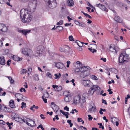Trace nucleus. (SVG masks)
<instances>
[{"label":"nucleus","mask_w":130,"mask_h":130,"mask_svg":"<svg viewBox=\"0 0 130 130\" xmlns=\"http://www.w3.org/2000/svg\"><path fill=\"white\" fill-rule=\"evenodd\" d=\"M80 82L81 84L85 87H92L89 89L88 92V94L91 95H92L99 87L97 85H93V83L88 79H82Z\"/></svg>","instance_id":"f257e3e1"},{"label":"nucleus","mask_w":130,"mask_h":130,"mask_svg":"<svg viewBox=\"0 0 130 130\" xmlns=\"http://www.w3.org/2000/svg\"><path fill=\"white\" fill-rule=\"evenodd\" d=\"M30 11L28 10L22 9L20 12V15L21 21L24 23H28L31 22L32 16L30 14Z\"/></svg>","instance_id":"f03ea898"},{"label":"nucleus","mask_w":130,"mask_h":130,"mask_svg":"<svg viewBox=\"0 0 130 130\" xmlns=\"http://www.w3.org/2000/svg\"><path fill=\"white\" fill-rule=\"evenodd\" d=\"M49 7L51 9L55 8L57 6L56 0H44Z\"/></svg>","instance_id":"7ed1b4c3"},{"label":"nucleus","mask_w":130,"mask_h":130,"mask_svg":"<svg viewBox=\"0 0 130 130\" xmlns=\"http://www.w3.org/2000/svg\"><path fill=\"white\" fill-rule=\"evenodd\" d=\"M86 67L85 66L81 68L82 70L80 73V76L81 77L84 78L89 74V71L85 70Z\"/></svg>","instance_id":"20e7f679"},{"label":"nucleus","mask_w":130,"mask_h":130,"mask_svg":"<svg viewBox=\"0 0 130 130\" xmlns=\"http://www.w3.org/2000/svg\"><path fill=\"white\" fill-rule=\"evenodd\" d=\"M109 49L110 51L114 53L115 54H117L119 49L117 46H110L109 47Z\"/></svg>","instance_id":"39448f33"},{"label":"nucleus","mask_w":130,"mask_h":130,"mask_svg":"<svg viewBox=\"0 0 130 130\" xmlns=\"http://www.w3.org/2000/svg\"><path fill=\"white\" fill-rule=\"evenodd\" d=\"M51 107L55 112H57V111L59 109V107L56 104H55L54 102H52L51 105Z\"/></svg>","instance_id":"423d86ee"},{"label":"nucleus","mask_w":130,"mask_h":130,"mask_svg":"<svg viewBox=\"0 0 130 130\" xmlns=\"http://www.w3.org/2000/svg\"><path fill=\"white\" fill-rule=\"evenodd\" d=\"M44 48V47L42 45H40L38 46L36 48V52L39 54L42 53L43 50Z\"/></svg>","instance_id":"0eeeda50"},{"label":"nucleus","mask_w":130,"mask_h":130,"mask_svg":"<svg viewBox=\"0 0 130 130\" xmlns=\"http://www.w3.org/2000/svg\"><path fill=\"white\" fill-rule=\"evenodd\" d=\"M96 6L98 7L101 10H103L104 11L106 12H107L108 9L106 8L105 6L99 3V4H96L95 5Z\"/></svg>","instance_id":"6e6552de"},{"label":"nucleus","mask_w":130,"mask_h":130,"mask_svg":"<svg viewBox=\"0 0 130 130\" xmlns=\"http://www.w3.org/2000/svg\"><path fill=\"white\" fill-rule=\"evenodd\" d=\"M7 30V27L4 24H0V31L3 32H5Z\"/></svg>","instance_id":"1a4fd4ad"},{"label":"nucleus","mask_w":130,"mask_h":130,"mask_svg":"<svg viewBox=\"0 0 130 130\" xmlns=\"http://www.w3.org/2000/svg\"><path fill=\"white\" fill-rule=\"evenodd\" d=\"M69 48L70 47L68 46H65L64 47H60L59 50L61 52L67 53Z\"/></svg>","instance_id":"9d476101"},{"label":"nucleus","mask_w":130,"mask_h":130,"mask_svg":"<svg viewBox=\"0 0 130 130\" xmlns=\"http://www.w3.org/2000/svg\"><path fill=\"white\" fill-rule=\"evenodd\" d=\"M55 66L58 69H62L64 67L65 68L64 65L62 63L60 62L56 63Z\"/></svg>","instance_id":"9b49d317"},{"label":"nucleus","mask_w":130,"mask_h":130,"mask_svg":"<svg viewBox=\"0 0 130 130\" xmlns=\"http://www.w3.org/2000/svg\"><path fill=\"white\" fill-rule=\"evenodd\" d=\"M31 30H30L26 29L23 30H19V32L22 34L26 36L28 33H29Z\"/></svg>","instance_id":"f8f14e48"},{"label":"nucleus","mask_w":130,"mask_h":130,"mask_svg":"<svg viewBox=\"0 0 130 130\" xmlns=\"http://www.w3.org/2000/svg\"><path fill=\"white\" fill-rule=\"evenodd\" d=\"M80 98L79 96H76L74 98L73 103L75 104L79 103L80 101Z\"/></svg>","instance_id":"ddd939ff"},{"label":"nucleus","mask_w":130,"mask_h":130,"mask_svg":"<svg viewBox=\"0 0 130 130\" xmlns=\"http://www.w3.org/2000/svg\"><path fill=\"white\" fill-rule=\"evenodd\" d=\"M31 51L30 50H28L27 48H23L22 50V53L24 55H26L27 56H29V55L28 53V51Z\"/></svg>","instance_id":"4468645a"},{"label":"nucleus","mask_w":130,"mask_h":130,"mask_svg":"<svg viewBox=\"0 0 130 130\" xmlns=\"http://www.w3.org/2000/svg\"><path fill=\"white\" fill-rule=\"evenodd\" d=\"M67 5L70 7L73 6L74 5V2L73 0H68L67 2Z\"/></svg>","instance_id":"2eb2a0df"},{"label":"nucleus","mask_w":130,"mask_h":130,"mask_svg":"<svg viewBox=\"0 0 130 130\" xmlns=\"http://www.w3.org/2000/svg\"><path fill=\"white\" fill-rule=\"evenodd\" d=\"M5 64L4 58L3 56L0 57V64L2 65H4Z\"/></svg>","instance_id":"dca6fc26"},{"label":"nucleus","mask_w":130,"mask_h":130,"mask_svg":"<svg viewBox=\"0 0 130 130\" xmlns=\"http://www.w3.org/2000/svg\"><path fill=\"white\" fill-rule=\"evenodd\" d=\"M10 106L12 108H15V106L14 104V101L13 100H11L9 102Z\"/></svg>","instance_id":"f3484780"},{"label":"nucleus","mask_w":130,"mask_h":130,"mask_svg":"<svg viewBox=\"0 0 130 130\" xmlns=\"http://www.w3.org/2000/svg\"><path fill=\"white\" fill-rule=\"evenodd\" d=\"M114 20L117 22L119 23H122V21L120 19V17L118 16H116L114 18Z\"/></svg>","instance_id":"a211bd4d"},{"label":"nucleus","mask_w":130,"mask_h":130,"mask_svg":"<svg viewBox=\"0 0 130 130\" xmlns=\"http://www.w3.org/2000/svg\"><path fill=\"white\" fill-rule=\"evenodd\" d=\"M13 59L15 61H20L22 60V58H19V57L16 56H13L12 57Z\"/></svg>","instance_id":"6ab92c4d"},{"label":"nucleus","mask_w":130,"mask_h":130,"mask_svg":"<svg viewBox=\"0 0 130 130\" xmlns=\"http://www.w3.org/2000/svg\"><path fill=\"white\" fill-rule=\"evenodd\" d=\"M96 110V108L95 107H94L93 106L91 107V108H90L89 109L88 111L90 112H92L95 111Z\"/></svg>","instance_id":"aec40b11"},{"label":"nucleus","mask_w":130,"mask_h":130,"mask_svg":"<svg viewBox=\"0 0 130 130\" xmlns=\"http://www.w3.org/2000/svg\"><path fill=\"white\" fill-rule=\"evenodd\" d=\"M63 29L62 27L60 26H57L55 28V29L57 30V31H61Z\"/></svg>","instance_id":"412c9836"},{"label":"nucleus","mask_w":130,"mask_h":130,"mask_svg":"<svg viewBox=\"0 0 130 130\" xmlns=\"http://www.w3.org/2000/svg\"><path fill=\"white\" fill-rule=\"evenodd\" d=\"M15 120L21 123L22 122V119L19 117H15Z\"/></svg>","instance_id":"4be33fe9"},{"label":"nucleus","mask_w":130,"mask_h":130,"mask_svg":"<svg viewBox=\"0 0 130 130\" xmlns=\"http://www.w3.org/2000/svg\"><path fill=\"white\" fill-rule=\"evenodd\" d=\"M70 97L69 95H67L64 98V100L66 102H68L70 101Z\"/></svg>","instance_id":"5701e85b"},{"label":"nucleus","mask_w":130,"mask_h":130,"mask_svg":"<svg viewBox=\"0 0 130 130\" xmlns=\"http://www.w3.org/2000/svg\"><path fill=\"white\" fill-rule=\"evenodd\" d=\"M118 120V119L116 117L113 118L112 119L111 122H112L113 124L115 123V122L117 121Z\"/></svg>","instance_id":"b1692460"},{"label":"nucleus","mask_w":130,"mask_h":130,"mask_svg":"<svg viewBox=\"0 0 130 130\" xmlns=\"http://www.w3.org/2000/svg\"><path fill=\"white\" fill-rule=\"evenodd\" d=\"M60 112L61 113L64 115L66 116V118H68L69 117L68 116V115L66 114L65 112H64L62 110H60Z\"/></svg>","instance_id":"393cba45"},{"label":"nucleus","mask_w":130,"mask_h":130,"mask_svg":"<svg viewBox=\"0 0 130 130\" xmlns=\"http://www.w3.org/2000/svg\"><path fill=\"white\" fill-rule=\"evenodd\" d=\"M54 75L56 77L55 78V79H58L60 77V76L61 75V74L60 73H59L58 74V75L57 74H55Z\"/></svg>","instance_id":"a878e982"},{"label":"nucleus","mask_w":130,"mask_h":130,"mask_svg":"<svg viewBox=\"0 0 130 130\" xmlns=\"http://www.w3.org/2000/svg\"><path fill=\"white\" fill-rule=\"evenodd\" d=\"M62 88L61 86H59V87L58 86L57 89H55V90L56 91L59 92L62 89Z\"/></svg>","instance_id":"bb28decb"},{"label":"nucleus","mask_w":130,"mask_h":130,"mask_svg":"<svg viewBox=\"0 0 130 130\" xmlns=\"http://www.w3.org/2000/svg\"><path fill=\"white\" fill-rule=\"evenodd\" d=\"M120 5L123 8L125 7L126 10H127V6L126 4L122 3Z\"/></svg>","instance_id":"cd10ccee"},{"label":"nucleus","mask_w":130,"mask_h":130,"mask_svg":"<svg viewBox=\"0 0 130 130\" xmlns=\"http://www.w3.org/2000/svg\"><path fill=\"white\" fill-rule=\"evenodd\" d=\"M26 123H27V124L29 126H30L31 127L34 126H35V125H36V124L35 123V121H33V124L32 125H31V124L30 123H28L27 122H26Z\"/></svg>","instance_id":"c85d7f7f"},{"label":"nucleus","mask_w":130,"mask_h":130,"mask_svg":"<svg viewBox=\"0 0 130 130\" xmlns=\"http://www.w3.org/2000/svg\"><path fill=\"white\" fill-rule=\"evenodd\" d=\"M82 67H81L80 69L78 68H76L75 70V71L76 72H79L80 73L82 71L81 68Z\"/></svg>","instance_id":"c756f323"},{"label":"nucleus","mask_w":130,"mask_h":130,"mask_svg":"<svg viewBox=\"0 0 130 130\" xmlns=\"http://www.w3.org/2000/svg\"><path fill=\"white\" fill-rule=\"evenodd\" d=\"M22 106L21 107L22 108H23L24 107L25 108L26 107V104L25 103L23 102L21 104Z\"/></svg>","instance_id":"7c9ffc66"},{"label":"nucleus","mask_w":130,"mask_h":130,"mask_svg":"<svg viewBox=\"0 0 130 130\" xmlns=\"http://www.w3.org/2000/svg\"><path fill=\"white\" fill-rule=\"evenodd\" d=\"M67 122L69 124L70 127H71L73 125V123H71V120H68L67 121Z\"/></svg>","instance_id":"2f4dec72"},{"label":"nucleus","mask_w":130,"mask_h":130,"mask_svg":"<svg viewBox=\"0 0 130 130\" xmlns=\"http://www.w3.org/2000/svg\"><path fill=\"white\" fill-rule=\"evenodd\" d=\"M78 42H77V45L81 47L83 45V42H81L79 41H78Z\"/></svg>","instance_id":"473e14b6"},{"label":"nucleus","mask_w":130,"mask_h":130,"mask_svg":"<svg viewBox=\"0 0 130 130\" xmlns=\"http://www.w3.org/2000/svg\"><path fill=\"white\" fill-rule=\"evenodd\" d=\"M63 24V20H61L57 23V25H62Z\"/></svg>","instance_id":"72a5a7b5"},{"label":"nucleus","mask_w":130,"mask_h":130,"mask_svg":"<svg viewBox=\"0 0 130 130\" xmlns=\"http://www.w3.org/2000/svg\"><path fill=\"white\" fill-rule=\"evenodd\" d=\"M88 49L92 53H94V52H96V50L95 49H92L91 48H88Z\"/></svg>","instance_id":"f704fd0d"},{"label":"nucleus","mask_w":130,"mask_h":130,"mask_svg":"<svg viewBox=\"0 0 130 130\" xmlns=\"http://www.w3.org/2000/svg\"><path fill=\"white\" fill-rule=\"evenodd\" d=\"M44 96L45 98H48L49 96V94L46 91V93L44 94Z\"/></svg>","instance_id":"c9c22d12"},{"label":"nucleus","mask_w":130,"mask_h":130,"mask_svg":"<svg viewBox=\"0 0 130 130\" xmlns=\"http://www.w3.org/2000/svg\"><path fill=\"white\" fill-rule=\"evenodd\" d=\"M46 75L50 77V78H52V76L51 73L50 72H47V73Z\"/></svg>","instance_id":"e433bc0d"},{"label":"nucleus","mask_w":130,"mask_h":130,"mask_svg":"<svg viewBox=\"0 0 130 130\" xmlns=\"http://www.w3.org/2000/svg\"><path fill=\"white\" fill-rule=\"evenodd\" d=\"M69 40L70 41H74V40L73 39V37L72 36H69Z\"/></svg>","instance_id":"4c0bfd02"},{"label":"nucleus","mask_w":130,"mask_h":130,"mask_svg":"<svg viewBox=\"0 0 130 130\" xmlns=\"http://www.w3.org/2000/svg\"><path fill=\"white\" fill-rule=\"evenodd\" d=\"M32 70V69L30 67L28 68L27 72L28 74L30 73L31 72V71Z\"/></svg>","instance_id":"58836bf2"},{"label":"nucleus","mask_w":130,"mask_h":130,"mask_svg":"<svg viewBox=\"0 0 130 130\" xmlns=\"http://www.w3.org/2000/svg\"><path fill=\"white\" fill-rule=\"evenodd\" d=\"M6 124L8 125V127H9V129H11L12 127H11L10 123L9 122H7Z\"/></svg>","instance_id":"ea45409f"},{"label":"nucleus","mask_w":130,"mask_h":130,"mask_svg":"<svg viewBox=\"0 0 130 130\" xmlns=\"http://www.w3.org/2000/svg\"><path fill=\"white\" fill-rule=\"evenodd\" d=\"M79 25L83 27H85V24L82 23H80Z\"/></svg>","instance_id":"a19ab883"},{"label":"nucleus","mask_w":130,"mask_h":130,"mask_svg":"<svg viewBox=\"0 0 130 130\" xmlns=\"http://www.w3.org/2000/svg\"><path fill=\"white\" fill-rule=\"evenodd\" d=\"M88 120L89 121H90L93 118L90 115H88Z\"/></svg>","instance_id":"79ce46f5"},{"label":"nucleus","mask_w":130,"mask_h":130,"mask_svg":"<svg viewBox=\"0 0 130 130\" xmlns=\"http://www.w3.org/2000/svg\"><path fill=\"white\" fill-rule=\"evenodd\" d=\"M20 96L21 97H22L23 96V95L19 93H17L15 95V97H16L17 96Z\"/></svg>","instance_id":"37998d69"},{"label":"nucleus","mask_w":130,"mask_h":130,"mask_svg":"<svg viewBox=\"0 0 130 130\" xmlns=\"http://www.w3.org/2000/svg\"><path fill=\"white\" fill-rule=\"evenodd\" d=\"M21 72L23 74L27 72V70L25 69H23L22 70Z\"/></svg>","instance_id":"c03bdc74"},{"label":"nucleus","mask_w":130,"mask_h":130,"mask_svg":"<svg viewBox=\"0 0 130 130\" xmlns=\"http://www.w3.org/2000/svg\"><path fill=\"white\" fill-rule=\"evenodd\" d=\"M92 79H94V80H97L98 79V78L97 77L94 75H93L92 76Z\"/></svg>","instance_id":"a18cd8bd"},{"label":"nucleus","mask_w":130,"mask_h":130,"mask_svg":"<svg viewBox=\"0 0 130 130\" xmlns=\"http://www.w3.org/2000/svg\"><path fill=\"white\" fill-rule=\"evenodd\" d=\"M0 124H2L3 125H5V123L3 120H0Z\"/></svg>","instance_id":"49530a36"},{"label":"nucleus","mask_w":130,"mask_h":130,"mask_svg":"<svg viewBox=\"0 0 130 130\" xmlns=\"http://www.w3.org/2000/svg\"><path fill=\"white\" fill-rule=\"evenodd\" d=\"M74 22L76 25H79L80 23L78 21H74Z\"/></svg>","instance_id":"de8ad7c7"},{"label":"nucleus","mask_w":130,"mask_h":130,"mask_svg":"<svg viewBox=\"0 0 130 130\" xmlns=\"http://www.w3.org/2000/svg\"><path fill=\"white\" fill-rule=\"evenodd\" d=\"M85 14H86V15H85V16L86 17H88L90 19L92 18L91 17L90 15H89L88 14L86 13Z\"/></svg>","instance_id":"09e8293b"},{"label":"nucleus","mask_w":130,"mask_h":130,"mask_svg":"<svg viewBox=\"0 0 130 130\" xmlns=\"http://www.w3.org/2000/svg\"><path fill=\"white\" fill-rule=\"evenodd\" d=\"M34 79L36 81H38L39 80L38 77V76H36L34 77Z\"/></svg>","instance_id":"8fccbe9b"},{"label":"nucleus","mask_w":130,"mask_h":130,"mask_svg":"<svg viewBox=\"0 0 130 130\" xmlns=\"http://www.w3.org/2000/svg\"><path fill=\"white\" fill-rule=\"evenodd\" d=\"M11 62V60L10 59H9L7 61V65L8 66L10 65V63L9 62Z\"/></svg>","instance_id":"3c124183"},{"label":"nucleus","mask_w":130,"mask_h":130,"mask_svg":"<svg viewBox=\"0 0 130 130\" xmlns=\"http://www.w3.org/2000/svg\"><path fill=\"white\" fill-rule=\"evenodd\" d=\"M4 109L3 110V111H5V112H7V107H6L4 105Z\"/></svg>","instance_id":"603ef678"},{"label":"nucleus","mask_w":130,"mask_h":130,"mask_svg":"<svg viewBox=\"0 0 130 130\" xmlns=\"http://www.w3.org/2000/svg\"><path fill=\"white\" fill-rule=\"evenodd\" d=\"M64 110H66L67 111H69V108L67 106H65L64 108Z\"/></svg>","instance_id":"864d4df0"},{"label":"nucleus","mask_w":130,"mask_h":130,"mask_svg":"<svg viewBox=\"0 0 130 130\" xmlns=\"http://www.w3.org/2000/svg\"><path fill=\"white\" fill-rule=\"evenodd\" d=\"M87 4L90 7H91L93 8V6L92 5H91L88 2H87Z\"/></svg>","instance_id":"5fc2aeb1"},{"label":"nucleus","mask_w":130,"mask_h":130,"mask_svg":"<svg viewBox=\"0 0 130 130\" xmlns=\"http://www.w3.org/2000/svg\"><path fill=\"white\" fill-rule=\"evenodd\" d=\"M52 86L53 88H54V89H57V88L58 87V86L55 85H52Z\"/></svg>","instance_id":"6e6d98bb"},{"label":"nucleus","mask_w":130,"mask_h":130,"mask_svg":"<svg viewBox=\"0 0 130 130\" xmlns=\"http://www.w3.org/2000/svg\"><path fill=\"white\" fill-rule=\"evenodd\" d=\"M7 112H11V109L9 108H7Z\"/></svg>","instance_id":"4d7b16f0"},{"label":"nucleus","mask_w":130,"mask_h":130,"mask_svg":"<svg viewBox=\"0 0 130 130\" xmlns=\"http://www.w3.org/2000/svg\"><path fill=\"white\" fill-rule=\"evenodd\" d=\"M102 103H104L106 105L107 104V103H106V101L105 100H104L103 99H102Z\"/></svg>","instance_id":"13d9d810"},{"label":"nucleus","mask_w":130,"mask_h":130,"mask_svg":"<svg viewBox=\"0 0 130 130\" xmlns=\"http://www.w3.org/2000/svg\"><path fill=\"white\" fill-rule=\"evenodd\" d=\"M40 116L42 119H44L45 118V117H44V115L43 114H41Z\"/></svg>","instance_id":"bf43d9fd"},{"label":"nucleus","mask_w":130,"mask_h":130,"mask_svg":"<svg viewBox=\"0 0 130 130\" xmlns=\"http://www.w3.org/2000/svg\"><path fill=\"white\" fill-rule=\"evenodd\" d=\"M101 60H103L104 62H105L106 60V58H104L103 57L101 58Z\"/></svg>","instance_id":"052dcab7"},{"label":"nucleus","mask_w":130,"mask_h":130,"mask_svg":"<svg viewBox=\"0 0 130 130\" xmlns=\"http://www.w3.org/2000/svg\"><path fill=\"white\" fill-rule=\"evenodd\" d=\"M103 119L104 120H105L106 121V122H107L108 121V120L106 119V117L105 116H104L103 117Z\"/></svg>","instance_id":"680f3d73"},{"label":"nucleus","mask_w":130,"mask_h":130,"mask_svg":"<svg viewBox=\"0 0 130 130\" xmlns=\"http://www.w3.org/2000/svg\"><path fill=\"white\" fill-rule=\"evenodd\" d=\"M82 118H78L77 119V121L78 122H81V120H82Z\"/></svg>","instance_id":"e2e57ef3"},{"label":"nucleus","mask_w":130,"mask_h":130,"mask_svg":"<svg viewBox=\"0 0 130 130\" xmlns=\"http://www.w3.org/2000/svg\"><path fill=\"white\" fill-rule=\"evenodd\" d=\"M33 107H34V108H35V109H37L39 108V107L38 106H36L35 105H33Z\"/></svg>","instance_id":"0e129e2a"},{"label":"nucleus","mask_w":130,"mask_h":130,"mask_svg":"<svg viewBox=\"0 0 130 130\" xmlns=\"http://www.w3.org/2000/svg\"><path fill=\"white\" fill-rule=\"evenodd\" d=\"M78 129L80 130H82V128L83 127V126L81 125L80 126H78Z\"/></svg>","instance_id":"69168bd1"},{"label":"nucleus","mask_w":130,"mask_h":130,"mask_svg":"<svg viewBox=\"0 0 130 130\" xmlns=\"http://www.w3.org/2000/svg\"><path fill=\"white\" fill-rule=\"evenodd\" d=\"M3 45V43L2 40L0 39V47L2 46Z\"/></svg>","instance_id":"338daca9"},{"label":"nucleus","mask_w":130,"mask_h":130,"mask_svg":"<svg viewBox=\"0 0 130 130\" xmlns=\"http://www.w3.org/2000/svg\"><path fill=\"white\" fill-rule=\"evenodd\" d=\"M92 130H99V129L96 127H92Z\"/></svg>","instance_id":"774afa93"}]
</instances>
